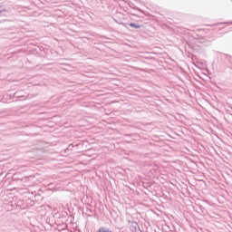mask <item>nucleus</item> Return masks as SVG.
Listing matches in <instances>:
<instances>
[{
    "label": "nucleus",
    "instance_id": "obj_1",
    "mask_svg": "<svg viewBox=\"0 0 232 232\" xmlns=\"http://www.w3.org/2000/svg\"><path fill=\"white\" fill-rule=\"evenodd\" d=\"M128 224H129V229L130 232H137L138 229H140L139 223H137V221L128 220Z\"/></svg>",
    "mask_w": 232,
    "mask_h": 232
},
{
    "label": "nucleus",
    "instance_id": "obj_2",
    "mask_svg": "<svg viewBox=\"0 0 232 232\" xmlns=\"http://www.w3.org/2000/svg\"><path fill=\"white\" fill-rule=\"evenodd\" d=\"M221 57L223 59H226L230 63V66H232V56L227 53H221Z\"/></svg>",
    "mask_w": 232,
    "mask_h": 232
},
{
    "label": "nucleus",
    "instance_id": "obj_3",
    "mask_svg": "<svg viewBox=\"0 0 232 232\" xmlns=\"http://www.w3.org/2000/svg\"><path fill=\"white\" fill-rule=\"evenodd\" d=\"M130 28H134L135 30H139V28H142V25L137 24V23H129L127 24Z\"/></svg>",
    "mask_w": 232,
    "mask_h": 232
},
{
    "label": "nucleus",
    "instance_id": "obj_4",
    "mask_svg": "<svg viewBox=\"0 0 232 232\" xmlns=\"http://www.w3.org/2000/svg\"><path fill=\"white\" fill-rule=\"evenodd\" d=\"M222 24H232V21L228 22H219L218 24H209L208 26H222Z\"/></svg>",
    "mask_w": 232,
    "mask_h": 232
},
{
    "label": "nucleus",
    "instance_id": "obj_5",
    "mask_svg": "<svg viewBox=\"0 0 232 232\" xmlns=\"http://www.w3.org/2000/svg\"><path fill=\"white\" fill-rule=\"evenodd\" d=\"M0 15H3V16L8 15V11L1 5H0Z\"/></svg>",
    "mask_w": 232,
    "mask_h": 232
},
{
    "label": "nucleus",
    "instance_id": "obj_6",
    "mask_svg": "<svg viewBox=\"0 0 232 232\" xmlns=\"http://www.w3.org/2000/svg\"><path fill=\"white\" fill-rule=\"evenodd\" d=\"M84 211H85V215L87 217L92 218V214H90V213H93V210H92V208L85 207Z\"/></svg>",
    "mask_w": 232,
    "mask_h": 232
},
{
    "label": "nucleus",
    "instance_id": "obj_7",
    "mask_svg": "<svg viewBox=\"0 0 232 232\" xmlns=\"http://www.w3.org/2000/svg\"><path fill=\"white\" fill-rule=\"evenodd\" d=\"M14 180H23V179L22 178H17V177H15V175H14Z\"/></svg>",
    "mask_w": 232,
    "mask_h": 232
},
{
    "label": "nucleus",
    "instance_id": "obj_8",
    "mask_svg": "<svg viewBox=\"0 0 232 232\" xmlns=\"http://www.w3.org/2000/svg\"><path fill=\"white\" fill-rule=\"evenodd\" d=\"M14 180H23V179L22 178H17V177H15V175H14Z\"/></svg>",
    "mask_w": 232,
    "mask_h": 232
},
{
    "label": "nucleus",
    "instance_id": "obj_9",
    "mask_svg": "<svg viewBox=\"0 0 232 232\" xmlns=\"http://www.w3.org/2000/svg\"><path fill=\"white\" fill-rule=\"evenodd\" d=\"M72 148H75V147H77L78 145L75 144V143H72Z\"/></svg>",
    "mask_w": 232,
    "mask_h": 232
},
{
    "label": "nucleus",
    "instance_id": "obj_10",
    "mask_svg": "<svg viewBox=\"0 0 232 232\" xmlns=\"http://www.w3.org/2000/svg\"><path fill=\"white\" fill-rule=\"evenodd\" d=\"M121 24L122 26H126V24H124V23H121Z\"/></svg>",
    "mask_w": 232,
    "mask_h": 232
},
{
    "label": "nucleus",
    "instance_id": "obj_11",
    "mask_svg": "<svg viewBox=\"0 0 232 232\" xmlns=\"http://www.w3.org/2000/svg\"><path fill=\"white\" fill-rule=\"evenodd\" d=\"M14 95H15V97H21V96L17 95V92H16V93H14Z\"/></svg>",
    "mask_w": 232,
    "mask_h": 232
}]
</instances>
